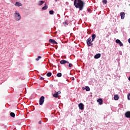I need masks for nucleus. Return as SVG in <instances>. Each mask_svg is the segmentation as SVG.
Wrapping results in <instances>:
<instances>
[{"mask_svg":"<svg viewBox=\"0 0 130 130\" xmlns=\"http://www.w3.org/2000/svg\"><path fill=\"white\" fill-rule=\"evenodd\" d=\"M114 100H118V99H119V96H118V94H116L114 95Z\"/></svg>","mask_w":130,"mask_h":130,"instance_id":"nucleus-15","label":"nucleus"},{"mask_svg":"<svg viewBox=\"0 0 130 130\" xmlns=\"http://www.w3.org/2000/svg\"><path fill=\"white\" fill-rule=\"evenodd\" d=\"M44 99H45V98L43 96H42L40 98V100H39L40 105H42L43 104V103H44Z\"/></svg>","mask_w":130,"mask_h":130,"instance_id":"nucleus-4","label":"nucleus"},{"mask_svg":"<svg viewBox=\"0 0 130 130\" xmlns=\"http://www.w3.org/2000/svg\"><path fill=\"white\" fill-rule=\"evenodd\" d=\"M100 57H101V54L100 53H98L94 55V58H95V59H98V58H100Z\"/></svg>","mask_w":130,"mask_h":130,"instance_id":"nucleus-9","label":"nucleus"},{"mask_svg":"<svg viewBox=\"0 0 130 130\" xmlns=\"http://www.w3.org/2000/svg\"><path fill=\"white\" fill-rule=\"evenodd\" d=\"M97 102L99 103L100 105H102V104H103V100L102 99H99L97 100Z\"/></svg>","mask_w":130,"mask_h":130,"instance_id":"nucleus-11","label":"nucleus"},{"mask_svg":"<svg viewBox=\"0 0 130 130\" xmlns=\"http://www.w3.org/2000/svg\"><path fill=\"white\" fill-rule=\"evenodd\" d=\"M85 90L87 91H90V87H89V86H86L85 87Z\"/></svg>","mask_w":130,"mask_h":130,"instance_id":"nucleus-21","label":"nucleus"},{"mask_svg":"<svg viewBox=\"0 0 130 130\" xmlns=\"http://www.w3.org/2000/svg\"><path fill=\"white\" fill-rule=\"evenodd\" d=\"M61 76H62V74L60 73H59L57 74V77H58V78H60V77H61Z\"/></svg>","mask_w":130,"mask_h":130,"instance_id":"nucleus-23","label":"nucleus"},{"mask_svg":"<svg viewBox=\"0 0 130 130\" xmlns=\"http://www.w3.org/2000/svg\"><path fill=\"white\" fill-rule=\"evenodd\" d=\"M53 97H55V98H58V95L57 93L56 92L53 95Z\"/></svg>","mask_w":130,"mask_h":130,"instance_id":"nucleus-19","label":"nucleus"},{"mask_svg":"<svg viewBox=\"0 0 130 130\" xmlns=\"http://www.w3.org/2000/svg\"><path fill=\"white\" fill-rule=\"evenodd\" d=\"M56 93L58 95V94H60V91H59L57 92Z\"/></svg>","mask_w":130,"mask_h":130,"instance_id":"nucleus-30","label":"nucleus"},{"mask_svg":"<svg viewBox=\"0 0 130 130\" xmlns=\"http://www.w3.org/2000/svg\"><path fill=\"white\" fill-rule=\"evenodd\" d=\"M128 80H129V81H130V76L128 78Z\"/></svg>","mask_w":130,"mask_h":130,"instance_id":"nucleus-34","label":"nucleus"},{"mask_svg":"<svg viewBox=\"0 0 130 130\" xmlns=\"http://www.w3.org/2000/svg\"><path fill=\"white\" fill-rule=\"evenodd\" d=\"M72 80L73 81H74V80H75V78H73Z\"/></svg>","mask_w":130,"mask_h":130,"instance_id":"nucleus-35","label":"nucleus"},{"mask_svg":"<svg viewBox=\"0 0 130 130\" xmlns=\"http://www.w3.org/2000/svg\"><path fill=\"white\" fill-rule=\"evenodd\" d=\"M120 17H121V19H124V17H125V14L124 13V12L120 13Z\"/></svg>","mask_w":130,"mask_h":130,"instance_id":"nucleus-12","label":"nucleus"},{"mask_svg":"<svg viewBox=\"0 0 130 130\" xmlns=\"http://www.w3.org/2000/svg\"><path fill=\"white\" fill-rule=\"evenodd\" d=\"M125 116L127 118H130V111H127L125 113Z\"/></svg>","mask_w":130,"mask_h":130,"instance_id":"nucleus-10","label":"nucleus"},{"mask_svg":"<svg viewBox=\"0 0 130 130\" xmlns=\"http://www.w3.org/2000/svg\"><path fill=\"white\" fill-rule=\"evenodd\" d=\"M87 44L88 46H92L93 45V41L91 40V38H89L88 39H87L86 40Z\"/></svg>","mask_w":130,"mask_h":130,"instance_id":"nucleus-3","label":"nucleus"},{"mask_svg":"<svg viewBox=\"0 0 130 130\" xmlns=\"http://www.w3.org/2000/svg\"><path fill=\"white\" fill-rule=\"evenodd\" d=\"M45 3L44 1H40L38 2V5L39 6H42Z\"/></svg>","mask_w":130,"mask_h":130,"instance_id":"nucleus-13","label":"nucleus"},{"mask_svg":"<svg viewBox=\"0 0 130 130\" xmlns=\"http://www.w3.org/2000/svg\"><path fill=\"white\" fill-rule=\"evenodd\" d=\"M14 16L16 21H20L21 18V15L20 14V13H19V12L17 11H15V13L14 14Z\"/></svg>","mask_w":130,"mask_h":130,"instance_id":"nucleus-2","label":"nucleus"},{"mask_svg":"<svg viewBox=\"0 0 130 130\" xmlns=\"http://www.w3.org/2000/svg\"><path fill=\"white\" fill-rule=\"evenodd\" d=\"M119 44L120 46H123V44H122L121 42Z\"/></svg>","mask_w":130,"mask_h":130,"instance_id":"nucleus-29","label":"nucleus"},{"mask_svg":"<svg viewBox=\"0 0 130 130\" xmlns=\"http://www.w3.org/2000/svg\"><path fill=\"white\" fill-rule=\"evenodd\" d=\"M48 8V6L46 5V4H45V6H44L42 8V10H47Z\"/></svg>","mask_w":130,"mask_h":130,"instance_id":"nucleus-17","label":"nucleus"},{"mask_svg":"<svg viewBox=\"0 0 130 130\" xmlns=\"http://www.w3.org/2000/svg\"><path fill=\"white\" fill-rule=\"evenodd\" d=\"M64 26H68L69 25V21L66 20L64 22H63Z\"/></svg>","mask_w":130,"mask_h":130,"instance_id":"nucleus-14","label":"nucleus"},{"mask_svg":"<svg viewBox=\"0 0 130 130\" xmlns=\"http://www.w3.org/2000/svg\"><path fill=\"white\" fill-rule=\"evenodd\" d=\"M103 3L105 4V5H106V4H107V0H104Z\"/></svg>","mask_w":130,"mask_h":130,"instance_id":"nucleus-26","label":"nucleus"},{"mask_svg":"<svg viewBox=\"0 0 130 130\" xmlns=\"http://www.w3.org/2000/svg\"><path fill=\"white\" fill-rule=\"evenodd\" d=\"M128 42H129V43H130V38L128 40Z\"/></svg>","mask_w":130,"mask_h":130,"instance_id":"nucleus-32","label":"nucleus"},{"mask_svg":"<svg viewBox=\"0 0 130 130\" xmlns=\"http://www.w3.org/2000/svg\"><path fill=\"white\" fill-rule=\"evenodd\" d=\"M49 42H50V43H52V44H57V42H56L55 40L51 39L49 40Z\"/></svg>","mask_w":130,"mask_h":130,"instance_id":"nucleus-6","label":"nucleus"},{"mask_svg":"<svg viewBox=\"0 0 130 130\" xmlns=\"http://www.w3.org/2000/svg\"><path fill=\"white\" fill-rule=\"evenodd\" d=\"M41 123H42L41 121H39V124H41Z\"/></svg>","mask_w":130,"mask_h":130,"instance_id":"nucleus-31","label":"nucleus"},{"mask_svg":"<svg viewBox=\"0 0 130 130\" xmlns=\"http://www.w3.org/2000/svg\"><path fill=\"white\" fill-rule=\"evenodd\" d=\"M10 114V116H11V117H15V114L14 113L11 112Z\"/></svg>","mask_w":130,"mask_h":130,"instance_id":"nucleus-18","label":"nucleus"},{"mask_svg":"<svg viewBox=\"0 0 130 130\" xmlns=\"http://www.w3.org/2000/svg\"><path fill=\"white\" fill-rule=\"evenodd\" d=\"M60 63L61 64H66V63H70L69 61L66 60H62L60 61Z\"/></svg>","mask_w":130,"mask_h":130,"instance_id":"nucleus-7","label":"nucleus"},{"mask_svg":"<svg viewBox=\"0 0 130 130\" xmlns=\"http://www.w3.org/2000/svg\"><path fill=\"white\" fill-rule=\"evenodd\" d=\"M40 79H41V80H43V77H41L40 78Z\"/></svg>","mask_w":130,"mask_h":130,"instance_id":"nucleus-33","label":"nucleus"},{"mask_svg":"<svg viewBox=\"0 0 130 130\" xmlns=\"http://www.w3.org/2000/svg\"><path fill=\"white\" fill-rule=\"evenodd\" d=\"M15 7H22L23 5H22L21 3L19 2H16L15 4Z\"/></svg>","mask_w":130,"mask_h":130,"instance_id":"nucleus-8","label":"nucleus"},{"mask_svg":"<svg viewBox=\"0 0 130 130\" xmlns=\"http://www.w3.org/2000/svg\"><path fill=\"white\" fill-rule=\"evenodd\" d=\"M78 106L80 110H84V104L83 103H80Z\"/></svg>","mask_w":130,"mask_h":130,"instance_id":"nucleus-5","label":"nucleus"},{"mask_svg":"<svg viewBox=\"0 0 130 130\" xmlns=\"http://www.w3.org/2000/svg\"><path fill=\"white\" fill-rule=\"evenodd\" d=\"M74 5L76 9H79L80 11H83L84 9V2L82 0H74Z\"/></svg>","mask_w":130,"mask_h":130,"instance_id":"nucleus-1","label":"nucleus"},{"mask_svg":"<svg viewBox=\"0 0 130 130\" xmlns=\"http://www.w3.org/2000/svg\"><path fill=\"white\" fill-rule=\"evenodd\" d=\"M91 37H92V41H94V40H95V38H96V35L92 34L91 36Z\"/></svg>","mask_w":130,"mask_h":130,"instance_id":"nucleus-16","label":"nucleus"},{"mask_svg":"<svg viewBox=\"0 0 130 130\" xmlns=\"http://www.w3.org/2000/svg\"><path fill=\"white\" fill-rule=\"evenodd\" d=\"M69 68H72V67H73V64L72 63H69Z\"/></svg>","mask_w":130,"mask_h":130,"instance_id":"nucleus-28","label":"nucleus"},{"mask_svg":"<svg viewBox=\"0 0 130 130\" xmlns=\"http://www.w3.org/2000/svg\"><path fill=\"white\" fill-rule=\"evenodd\" d=\"M52 75V74H51V72H48L47 74V77H51V75Z\"/></svg>","mask_w":130,"mask_h":130,"instance_id":"nucleus-20","label":"nucleus"},{"mask_svg":"<svg viewBox=\"0 0 130 130\" xmlns=\"http://www.w3.org/2000/svg\"><path fill=\"white\" fill-rule=\"evenodd\" d=\"M49 14L50 15H53V14H54V11L52 10H50L49 11Z\"/></svg>","mask_w":130,"mask_h":130,"instance_id":"nucleus-22","label":"nucleus"},{"mask_svg":"<svg viewBox=\"0 0 130 130\" xmlns=\"http://www.w3.org/2000/svg\"><path fill=\"white\" fill-rule=\"evenodd\" d=\"M120 42H121V41L119 39H117L116 40V43H117L118 44H119Z\"/></svg>","mask_w":130,"mask_h":130,"instance_id":"nucleus-25","label":"nucleus"},{"mask_svg":"<svg viewBox=\"0 0 130 130\" xmlns=\"http://www.w3.org/2000/svg\"><path fill=\"white\" fill-rule=\"evenodd\" d=\"M55 2H57V0H55Z\"/></svg>","mask_w":130,"mask_h":130,"instance_id":"nucleus-36","label":"nucleus"},{"mask_svg":"<svg viewBox=\"0 0 130 130\" xmlns=\"http://www.w3.org/2000/svg\"><path fill=\"white\" fill-rule=\"evenodd\" d=\"M40 58H42V57L40 56H38V58L36 59V60H37V61H38V60H39V59H40Z\"/></svg>","mask_w":130,"mask_h":130,"instance_id":"nucleus-24","label":"nucleus"},{"mask_svg":"<svg viewBox=\"0 0 130 130\" xmlns=\"http://www.w3.org/2000/svg\"><path fill=\"white\" fill-rule=\"evenodd\" d=\"M127 99L128 100H130V93H128L127 94Z\"/></svg>","mask_w":130,"mask_h":130,"instance_id":"nucleus-27","label":"nucleus"}]
</instances>
